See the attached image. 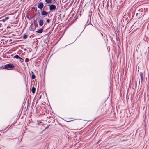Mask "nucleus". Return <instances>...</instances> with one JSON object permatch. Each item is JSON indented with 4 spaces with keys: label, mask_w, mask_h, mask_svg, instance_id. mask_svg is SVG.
Segmentation results:
<instances>
[{
    "label": "nucleus",
    "mask_w": 149,
    "mask_h": 149,
    "mask_svg": "<svg viewBox=\"0 0 149 149\" xmlns=\"http://www.w3.org/2000/svg\"><path fill=\"white\" fill-rule=\"evenodd\" d=\"M14 67L15 66L13 64L11 63H9L3 66V68L10 70L13 69Z\"/></svg>",
    "instance_id": "obj_1"
},
{
    "label": "nucleus",
    "mask_w": 149,
    "mask_h": 149,
    "mask_svg": "<svg viewBox=\"0 0 149 149\" xmlns=\"http://www.w3.org/2000/svg\"><path fill=\"white\" fill-rule=\"evenodd\" d=\"M49 10L50 11H52L53 10L56 9V6L54 5H49Z\"/></svg>",
    "instance_id": "obj_2"
},
{
    "label": "nucleus",
    "mask_w": 149,
    "mask_h": 149,
    "mask_svg": "<svg viewBox=\"0 0 149 149\" xmlns=\"http://www.w3.org/2000/svg\"><path fill=\"white\" fill-rule=\"evenodd\" d=\"M37 6L38 8L40 9H41V10H42V8H43L44 6L43 3L42 2H41L38 4Z\"/></svg>",
    "instance_id": "obj_3"
},
{
    "label": "nucleus",
    "mask_w": 149,
    "mask_h": 149,
    "mask_svg": "<svg viewBox=\"0 0 149 149\" xmlns=\"http://www.w3.org/2000/svg\"><path fill=\"white\" fill-rule=\"evenodd\" d=\"M41 12L42 15L44 16L46 15L48 13V12H47L45 11L44 8L43 10H42Z\"/></svg>",
    "instance_id": "obj_4"
},
{
    "label": "nucleus",
    "mask_w": 149,
    "mask_h": 149,
    "mask_svg": "<svg viewBox=\"0 0 149 149\" xmlns=\"http://www.w3.org/2000/svg\"><path fill=\"white\" fill-rule=\"evenodd\" d=\"M36 26L34 24H32L30 27V30L31 31H33L36 29Z\"/></svg>",
    "instance_id": "obj_5"
},
{
    "label": "nucleus",
    "mask_w": 149,
    "mask_h": 149,
    "mask_svg": "<svg viewBox=\"0 0 149 149\" xmlns=\"http://www.w3.org/2000/svg\"><path fill=\"white\" fill-rule=\"evenodd\" d=\"M38 22L39 23V24L40 26H42L43 25V24L44 22H43V19H39L38 20Z\"/></svg>",
    "instance_id": "obj_6"
},
{
    "label": "nucleus",
    "mask_w": 149,
    "mask_h": 149,
    "mask_svg": "<svg viewBox=\"0 0 149 149\" xmlns=\"http://www.w3.org/2000/svg\"><path fill=\"white\" fill-rule=\"evenodd\" d=\"M45 1L47 4H51L52 3V0H45Z\"/></svg>",
    "instance_id": "obj_7"
},
{
    "label": "nucleus",
    "mask_w": 149,
    "mask_h": 149,
    "mask_svg": "<svg viewBox=\"0 0 149 149\" xmlns=\"http://www.w3.org/2000/svg\"><path fill=\"white\" fill-rule=\"evenodd\" d=\"M43 31V29H39L38 31H36V32L39 33H41Z\"/></svg>",
    "instance_id": "obj_8"
},
{
    "label": "nucleus",
    "mask_w": 149,
    "mask_h": 149,
    "mask_svg": "<svg viewBox=\"0 0 149 149\" xmlns=\"http://www.w3.org/2000/svg\"><path fill=\"white\" fill-rule=\"evenodd\" d=\"M14 57L15 58H16V59H18V58H19L20 59H21L22 60V61L23 60L22 58H21L19 56L17 55H16Z\"/></svg>",
    "instance_id": "obj_9"
},
{
    "label": "nucleus",
    "mask_w": 149,
    "mask_h": 149,
    "mask_svg": "<svg viewBox=\"0 0 149 149\" xmlns=\"http://www.w3.org/2000/svg\"><path fill=\"white\" fill-rule=\"evenodd\" d=\"M35 88L34 87H33L31 89V91L33 94H34L35 93Z\"/></svg>",
    "instance_id": "obj_10"
},
{
    "label": "nucleus",
    "mask_w": 149,
    "mask_h": 149,
    "mask_svg": "<svg viewBox=\"0 0 149 149\" xmlns=\"http://www.w3.org/2000/svg\"><path fill=\"white\" fill-rule=\"evenodd\" d=\"M27 35H24L23 36V38L24 39H26L27 38Z\"/></svg>",
    "instance_id": "obj_11"
},
{
    "label": "nucleus",
    "mask_w": 149,
    "mask_h": 149,
    "mask_svg": "<svg viewBox=\"0 0 149 149\" xmlns=\"http://www.w3.org/2000/svg\"><path fill=\"white\" fill-rule=\"evenodd\" d=\"M35 78V76L34 74H33L32 76V78L33 79H34Z\"/></svg>",
    "instance_id": "obj_12"
},
{
    "label": "nucleus",
    "mask_w": 149,
    "mask_h": 149,
    "mask_svg": "<svg viewBox=\"0 0 149 149\" xmlns=\"http://www.w3.org/2000/svg\"><path fill=\"white\" fill-rule=\"evenodd\" d=\"M46 21L48 23H49L50 22V20L49 19H47Z\"/></svg>",
    "instance_id": "obj_13"
},
{
    "label": "nucleus",
    "mask_w": 149,
    "mask_h": 149,
    "mask_svg": "<svg viewBox=\"0 0 149 149\" xmlns=\"http://www.w3.org/2000/svg\"><path fill=\"white\" fill-rule=\"evenodd\" d=\"M49 127V125H47L46 127V128H45V129H47Z\"/></svg>",
    "instance_id": "obj_14"
},
{
    "label": "nucleus",
    "mask_w": 149,
    "mask_h": 149,
    "mask_svg": "<svg viewBox=\"0 0 149 149\" xmlns=\"http://www.w3.org/2000/svg\"><path fill=\"white\" fill-rule=\"evenodd\" d=\"M140 75H141V79H142V73H141L140 74Z\"/></svg>",
    "instance_id": "obj_15"
},
{
    "label": "nucleus",
    "mask_w": 149,
    "mask_h": 149,
    "mask_svg": "<svg viewBox=\"0 0 149 149\" xmlns=\"http://www.w3.org/2000/svg\"><path fill=\"white\" fill-rule=\"evenodd\" d=\"M20 61H21V62H22L23 61H23H22V60L21 59H20Z\"/></svg>",
    "instance_id": "obj_16"
},
{
    "label": "nucleus",
    "mask_w": 149,
    "mask_h": 149,
    "mask_svg": "<svg viewBox=\"0 0 149 149\" xmlns=\"http://www.w3.org/2000/svg\"><path fill=\"white\" fill-rule=\"evenodd\" d=\"M46 4H46V3H45V7L46 6Z\"/></svg>",
    "instance_id": "obj_17"
}]
</instances>
